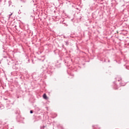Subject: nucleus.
I'll return each mask as SVG.
<instances>
[{"mask_svg":"<svg viewBox=\"0 0 129 129\" xmlns=\"http://www.w3.org/2000/svg\"><path fill=\"white\" fill-rule=\"evenodd\" d=\"M30 113H33V111L32 110L30 111Z\"/></svg>","mask_w":129,"mask_h":129,"instance_id":"nucleus-2","label":"nucleus"},{"mask_svg":"<svg viewBox=\"0 0 129 129\" xmlns=\"http://www.w3.org/2000/svg\"><path fill=\"white\" fill-rule=\"evenodd\" d=\"M43 97L44 99H47L48 98V97H47V95H46V94H43Z\"/></svg>","mask_w":129,"mask_h":129,"instance_id":"nucleus-1","label":"nucleus"}]
</instances>
